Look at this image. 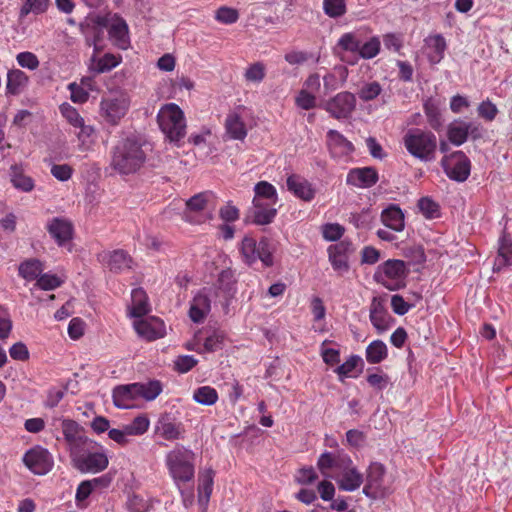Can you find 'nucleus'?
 <instances>
[{"instance_id":"bb28decb","label":"nucleus","mask_w":512,"mask_h":512,"mask_svg":"<svg viewBox=\"0 0 512 512\" xmlns=\"http://www.w3.org/2000/svg\"><path fill=\"white\" fill-rule=\"evenodd\" d=\"M224 127L226 134L233 140L243 141L248 134V130L242 116L236 111H231L227 114Z\"/></svg>"},{"instance_id":"f03ea898","label":"nucleus","mask_w":512,"mask_h":512,"mask_svg":"<svg viewBox=\"0 0 512 512\" xmlns=\"http://www.w3.org/2000/svg\"><path fill=\"white\" fill-rule=\"evenodd\" d=\"M278 202L276 188L267 181H259L254 187V197L250 218L256 225H268L277 215L275 205Z\"/></svg>"},{"instance_id":"9d476101","label":"nucleus","mask_w":512,"mask_h":512,"mask_svg":"<svg viewBox=\"0 0 512 512\" xmlns=\"http://www.w3.org/2000/svg\"><path fill=\"white\" fill-rule=\"evenodd\" d=\"M74 467L83 473H99L104 471L109 464V459L104 452H84L82 447L78 453L71 456Z\"/></svg>"},{"instance_id":"c9c22d12","label":"nucleus","mask_w":512,"mask_h":512,"mask_svg":"<svg viewBox=\"0 0 512 512\" xmlns=\"http://www.w3.org/2000/svg\"><path fill=\"white\" fill-rule=\"evenodd\" d=\"M156 324L161 326L157 320H137L134 322V328L139 336L145 338L148 341H153L163 336L160 327H156Z\"/></svg>"},{"instance_id":"bf43d9fd","label":"nucleus","mask_w":512,"mask_h":512,"mask_svg":"<svg viewBox=\"0 0 512 512\" xmlns=\"http://www.w3.org/2000/svg\"><path fill=\"white\" fill-rule=\"evenodd\" d=\"M375 370L377 372L368 374L366 380L371 387L379 391L384 390L389 384V376L379 367L375 368Z\"/></svg>"},{"instance_id":"2eb2a0df","label":"nucleus","mask_w":512,"mask_h":512,"mask_svg":"<svg viewBox=\"0 0 512 512\" xmlns=\"http://www.w3.org/2000/svg\"><path fill=\"white\" fill-rule=\"evenodd\" d=\"M61 430L67 444L70 457L88 443L83 428L72 419H60Z\"/></svg>"},{"instance_id":"09e8293b","label":"nucleus","mask_w":512,"mask_h":512,"mask_svg":"<svg viewBox=\"0 0 512 512\" xmlns=\"http://www.w3.org/2000/svg\"><path fill=\"white\" fill-rule=\"evenodd\" d=\"M225 344V333L220 330H215L211 335L206 337L202 349L203 353H213L223 349Z\"/></svg>"},{"instance_id":"c756f323","label":"nucleus","mask_w":512,"mask_h":512,"mask_svg":"<svg viewBox=\"0 0 512 512\" xmlns=\"http://www.w3.org/2000/svg\"><path fill=\"white\" fill-rule=\"evenodd\" d=\"M10 180L13 187L21 192L29 193L35 188V181L24 172L20 165H12L10 168Z\"/></svg>"},{"instance_id":"774afa93","label":"nucleus","mask_w":512,"mask_h":512,"mask_svg":"<svg viewBox=\"0 0 512 512\" xmlns=\"http://www.w3.org/2000/svg\"><path fill=\"white\" fill-rule=\"evenodd\" d=\"M16 60L22 68H27L29 70H36L40 64L38 57L29 51L18 53Z\"/></svg>"},{"instance_id":"58836bf2","label":"nucleus","mask_w":512,"mask_h":512,"mask_svg":"<svg viewBox=\"0 0 512 512\" xmlns=\"http://www.w3.org/2000/svg\"><path fill=\"white\" fill-rule=\"evenodd\" d=\"M108 34L117 47L121 49H126L128 47V26L123 19H119L116 22H114L110 26Z\"/></svg>"},{"instance_id":"dca6fc26","label":"nucleus","mask_w":512,"mask_h":512,"mask_svg":"<svg viewBox=\"0 0 512 512\" xmlns=\"http://www.w3.org/2000/svg\"><path fill=\"white\" fill-rule=\"evenodd\" d=\"M209 194L201 192L186 201L183 219L192 224H200L208 219L204 212L208 204Z\"/></svg>"},{"instance_id":"6e6552de","label":"nucleus","mask_w":512,"mask_h":512,"mask_svg":"<svg viewBox=\"0 0 512 512\" xmlns=\"http://www.w3.org/2000/svg\"><path fill=\"white\" fill-rule=\"evenodd\" d=\"M406 265L398 259H389L382 263L375 274V279L390 291L399 290L405 285Z\"/></svg>"},{"instance_id":"393cba45","label":"nucleus","mask_w":512,"mask_h":512,"mask_svg":"<svg viewBox=\"0 0 512 512\" xmlns=\"http://www.w3.org/2000/svg\"><path fill=\"white\" fill-rule=\"evenodd\" d=\"M112 398L114 405L118 408L129 409L134 407L135 401L139 399L135 383L115 387Z\"/></svg>"},{"instance_id":"f257e3e1","label":"nucleus","mask_w":512,"mask_h":512,"mask_svg":"<svg viewBox=\"0 0 512 512\" xmlns=\"http://www.w3.org/2000/svg\"><path fill=\"white\" fill-rule=\"evenodd\" d=\"M147 153L135 137L118 140L110 150V168L120 176L136 174L145 165Z\"/></svg>"},{"instance_id":"c03bdc74","label":"nucleus","mask_w":512,"mask_h":512,"mask_svg":"<svg viewBox=\"0 0 512 512\" xmlns=\"http://www.w3.org/2000/svg\"><path fill=\"white\" fill-rule=\"evenodd\" d=\"M150 421L145 414L135 417L131 423L122 426L126 438L130 436H141L149 429Z\"/></svg>"},{"instance_id":"cd10ccee","label":"nucleus","mask_w":512,"mask_h":512,"mask_svg":"<svg viewBox=\"0 0 512 512\" xmlns=\"http://www.w3.org/2000/svg\"><path fill=\"white\" fill-rule=\"evenodd\" d=\"M512 265V238L504 232L498 241V256L494 263V271Z\"/></svg>"},{"instance_id":"9b49d317","label":"nucleus","mask_w":512,"mask_h":512,"mask_svg":"<svg viewBox=\"0 0 512 512\" xmlns=\"http://www.w3.org/2000/svg\"><path fill=\"white\" fill-rule=\"evenodd\" d=\"M25 466L36 475H46L54 466V458L48 449L34 446L23 456Z\"/></svg>"},{"instance_id":"864d4df0","label":"nucleus","mask_w":512,"mask_h":512,"mask_svg":"<svg viewBox=\"0 0 512 512\" xmlns=\"http://www.w3.org/2000/svg\"><path fill=\"white\" fill-rule=\"evenodd\" d=\"M215 19L222 24H234L239 19V12L234 8L221 6L215 12Z\"/></svg>"},{"instance_id":"1a4fd4ad","label":"nucleus","mask_w":512,"mask_h":512,"mask_svg":"<svg viewBox=\"0 0 512 512\" xmlns=\"http://www.w3.org/2000/svg\"><path fill=\"white\" fill-rule=\"evenodd\" d=\"M445 174L454 181L464 182L470 175L471 162L463 151L445 155L441 160Z\"/></svg>"},{"instance_id":"aec40b11","label":"nucleus","mask_w":512,"mask_h":512,"mask_svg":"<svg viewBox=\"0 0 512 512\" xmlns=\"http://www.w3.org/2000/svg\"><path fill=\"white\" fill-rule=\"evenodd\" d=\"M350 248L351 244L347 241H340L328 247L329 261L335 271L343 273L349 270L348 253Z\"/></svg>"},{"instance_id":"0e129e2a","label":"nucleus","mask_w":512,"mask_h":512,"mask_svg":"<svg viewBox=\"0 0 512 512\" xmlns=\"http://www.w3.org/2000/svg\"><path fill=\"white\" fill-rule=\"evenodd\" d=\"M198 364V360L192 355H180L174 360V370L184 374L191 371Z\"/></svg>"},{"instance_id":"69168bd1","label":"nucleus","mask_w":512,"mask_h":512,"mask_svg":"<svg viewBox=\"0 0 512 512\" xmlns=\"http://www.w3.org/2000/svg\"><path fill=\"white\" fill-rule=\"evenodd\" d=\"M295 104L303 110H311L316 107V96L301 89L295 98Z\"/></svg>"},{"instance_id":"39448f33","label":"nucleus","mask_w":512,"mask_h":512,"mask_svg":"<svg viewBox=\"0 0 512 512\" xmlns=\"http://www.w3.org/2000/svg\"><path fill=\"white\" fill-rule=\"evenodd\" d=\"M275 246L268 237H261L257 242L252 236L246 235L240 245V253L243 261L252 265L260 260L265 267L274 264L273 253Z\"/></svg>"},{"instance_id":"603ef678","label":"nucleus","mask_w":512,"mask_h":512,"mask_svg":"<svg viewBox=\"0 0 512 512\" xmlns=\"http://www.w3.org/2000/svg\"><path fill=\"white\" fill-rule=\"evenodd\" d=\"M266 76V68L262 62H255L247 67L244 78L247 82L261 83Z\"/></svg>"},{"instance_id":"79ce46f5","label":"nucleus","mask_w":512,"mask_h":512,"mask_svg":"<svg viewBox=\"0 0 512 512\" xmlns=\"http://www.w3.org/2000/svg\"><path fill=\"white\" fill-rule=\"evenodd\" d=\"M138 398L146 401L155 400L163 391V385L159 380H150L146 383H135Z\"/></svg>"},{"instance_id":"a18cd8bd","label":"nucleus","mask_w":512,"mask_h":512,"mask_svg":"<svg viewBox=\"0 0 512 512\" xmlns=\"http://www.w3.org/2000/svg\"><path fill=\"white\" fill-rule=\"evenodd\" d=\"M447 137L450 143L455 146H460L465 143L469 137L466 122L455 121L449 124L447 128Z\"/></svg>"},{"instance_id":"ddd939ff","label":"nucleus","mask_w":512,"mask_h":512,"mask_svg":"<svg viewBox=\"0 0 512 512\" xmlns=\"http://www.w3.org/2000/svg\"><path fill=\"white\" fill-rule=\"evenodd\" d=\"M356 108V97L348 91L339 92L330 98L324 105V109L331 117L341 120L349 118Z\"/></svg>"},{"instance_id":"412c9836","label":"nucleus","mask_w":512,"mask_h":512,"mask_svg":"<svg viewBox=\"0 0 512 512\" xmlns=\"http://www.w3.org/2000/svg\"><path fill=\"white\" fill-rule=\"evenodd\" d=\"M286 185L289 192L305 202H310L315 197L316 191L312 184L298 174L288 176Z\"/></svg>"},{"instance_id":"052dcab7","label":"nucleus","mask_w":512,"mask_h":512,"mask_svg":"<svg viewBox=\"0 0 512 512\" xmlns=\"http://www.w3.org/2000/svg\"><path fill=\"white\" fill-rule=\"evenodd\" d=\"M60 112L62 116L68 121L70 125L73 127L82 126L83 125V117L79 114V112L68 103H64L60 106Z\"/></svg>"},{"instance_id":"f704fd0d","label":"nucleus","mask_w":512,"mask_h":512,"mask_svg":"<svg viewBox=\"0 0 512 512\" xmlns=\"http://www.w3.org/2000/svg\"><path fill=\"white\" fill-rule=\"evenodd\" d=\"M236 283L237 280L235 278L234 271L230 268H227L219 273L216 287L223 293L225 300H228L232 298L236 293Z\"/></svg>"},{"instance_id":"13d9d810","label":"nucleus","mask_w":512,"mask_h":512,"mask_svg":"<svg viewBox=\"0 0 512 512\" xmlns=\"http://www.w3.org/2000/svg\"><path fill=\"white\" fill-rule=\"evenodd\" d=\"M424 113L431 128L438 131L442 126L441 114L438 107L432 102L424 104Z\"/></svg>"},{"instance_id":"f3484780","label":"nucleus","mask_w":512,"mask_h":512,"mask_svg":"<svg viewBox=\"0 0 512 512\" xmlns=\"http://www.w3.org/2000/svg\"><path fill=\"white\" fill-rule=\"evenodd\" d=\"M378 180V171L371 166L352 168L346 176V183L357 188H370Z\"/></svg>"},{"instance_id":"7ed1b4c3","label":"nucleus","mask_w":512,"mask_h":512,"mask_svg":"<svg viewBox=\"0 0 512 512\" xmlns=\"http://www.w3.org/2000/svg\"><path fill=\"white\" fill-rule=\"evenodd\" d=\"M165 465L175 485L180 488L182 484L193 481L195 476V453L177 445L165 456Z\"/></svg>"},{"instance_id":"a211bd4d","label":"nucleus","mask_w":512,"mask_h":512,"mask_svg":"<svg viewBox=\"0 0 512 512\" xmlns=\"http://www.w3.org/2000/svg\"><path fill=\"white\" fill-rule=\"evenodd\" d=\"M326 142L330 155L336 159L347 157L354 151L353 144L337 130L327 132Z\"/></svg>"},{"instance_id":"473e14b6","label":"nucleus","mask_w":512,"mask_h":512,"mask_svg":"<svg viewBox=\"0 0 512 512\" xmlns=\"http://www.w3.org/2000/svg\"><path fill=\"white\" fill-rule=\"evenodd\" d=\"M122 61L121 55H115L112 53H106L102 57L97 58L94 54L91 57V65L90 70L101 74L105 72H109L113 68L117 67Z\"/></svg>"},{"instance_id":"a19ab883","label":"nucleus","mask_w":512,"mask_h":512,"mask_svg":"<svg viewBox=\"0 0 512 512\" xmlns=\"http://www.w3.org/2000/svg\"><path fill=\"white\" fill-rule=\"evenodd\" d=\"M362 36L359 31L346 32L340 36L336 47L342 52L357 53L360 50Z\"/></svg>"},{"instance_id":"3c124183","label":"nucleus","mask_w":512,"mask_h":512,"mask_svg":"<svg viewBox=\"0 0 512 512\" xmlns=\"http://www.w3.org/2000/svg\"><path fill=\"white\" fill-rule=\"evenodd\" d=\"M323 10L330 18H339L346 14V0H323Z\"/></svg>"},{"instance_id":"423d86ee","label":"nucleus","mask_w":512,"mask_h":512,"mask_svg":"<svg viewBox=\"0 0 512 512\" xmlns=\"http://www.w3.org/2000/svg\"><path fill=\"white\" fill-rule=\"evenodd\" d=\"M161 131L172 142H178L186 134L183 111L174 103L163 106L157 115Z\"/></svg>"},{"instance_id":"ea45409f","label":"nucleus","mask_w":512,"mask_h":512,"mask_svg":"<svg viewBox=\"0 0 512 512\" xmlns=\"http://www.w3.org/2000/svg\"><path fill=\"white\" fill-rule=\"evenodd\" d=\"M43 271V264L35 258L26 259L20 263L19 276L27 281L37 280Z\"/></svg>"},{"instance_id":"c85d7f7f","label":"nucleus","mask_w":512,"mask_h":512,"mask_svg":"<svg viewBox=\"0 0 512 512\" xmlns=\"http://www.w3.org/2000/svg\"><path fill=\"white\" fill-rule=\"evenodd\" d=\"M131 306L129 307V316L133 318H142L150 311L148 297L144 289L135 288L131 292Z\"/></svg>"},{"instance_id":"5701e85b","label":"nucleus","mask_w":512,"mask_h":512,"mask_svg":"<svg viewBox=\"0 0 512 512\" xmlns=\"http://www.w3.org/2000/svg\"><path fill=\"white\" fill-rule=\"evenodd\" d=\"M184 432L183 424L171 419L169 415L161 416L155 426V433L168 441L183 438Z\"/></svg>"},{"instance_id":"4be33fe9","label":"nucleus","mask_w":512,"mask_h":512,"mask_svg":"<svg viewBox=\"0 0 512 512\" xmlns=\"http://www.w3.org/2000/svg\"><path fill=\"white\" fill-rule=\"evenodd\" d=\"M46 228L59 246L69 242L73 237V225L67 219L54 217L48 222Z\"/></svg>"},{"instance_id":"b1692460","label":"nucleus","mask_w":512,"mask_h":512,"mask_svg":"<svg viewBox=\"0 0 512 512\" xmlns=\"http://www.w3.org/2000/svg\"><path fill=\"white\" fill-rule=\"evenodd\" d=\"M211 310V300L206 289L200 290L192 299L189 317L194 323H202Z\"/></svg>"},{"instance_id":"e2e57ef3","label":"nucleus","mask_w":512,"mask_h":512,"mask_svg":"<svg viewBox=\"0 0 512 512\" xmlns=\"http://www.w3.org/2000/svg\"><path fill=\"white\" fill-rule=\"evenodd\" d=\"M362 362L358 355H351L343 364L339 365L334 371L342 380L344 377H350L357 365Z\"/></svg>"},{"instance_id":"0eeeda50","label":"nucleus","mask_w":512,"mask_h":512,"mask_svg":"<svg viewBox=\"0 0 512 512\" xmlns=\"http://www.w3.org/2000/svg\"><path fill=\"white\" fill-rule=\"evenodd\" d=\"M131 100L125 92H114L102 97L100 116L110 126H117L130 109Z\"/></svg>"},{"instance_id":"7c9ffc66","label":"nucleus","mask_w":512,"mask_h":512,"mask_svg":"<svg viewBox=\"0 0 512 512\" xmlns=\"http://www.w3.org/2000/svg\"><path fill=\"white\" fill-rule=\"evenodd\" d=\"M215 472L209 468L199 475L198 484V502L201 506L206 507L213 491Z\"/></svg>"},{"instance_id":"20e7f679","label":"nucleus","mask_w":512,"mask_h":512,"mask_svg":"<svg viewBox=\"0 0 512 512\" xmlns=\"http://www.w3.org/2000/svg\"><path fill=\"white\" fill-rule=\"evenodd\" d=\"M403 144L414 158L422 162L435 160L437 137L433 132L420 128L409 129L403 136Z\"/></svg>"},{"instance_id":"8fccbe9b","label":"nucleus","mask_w":512,"mask_h":512,"mask_svg":"<svg viewBox=\"0 0 512 512\" xmlns=\"http://www.w3.org/2000/svg\"><path fill=\"white\" fill-rule=\"evenodd\" d=\"M381 49V42L379 37L373 36L368 41L361 40L360 50L358 56L363 59H372L376 57Z\"/></svg>"},{"instance_id":"72a5a7b5","label":"nucleus","mask_w":512,"mask_h":512,"mask_svg":"<svg viewBox=\"0 0 512 512\" xmlns=\"http://www.w3.org/2000/svg\"><path fill=\"white\" fill-rule=\"evenodd\" d=\"M348 456L349 455L343 451H337L336 453L324 452L318 458L317 467L322 475L329 476V471L333 468L338 471L340 468V460H344V458Z\"/></svg>"},{"instance_id":"2f4dec72","label":"nucleus","mask_w":512,"mask_h":512,"mask_svg":"<svg viewBox=\"0 0 512 512\" xmlns=\"http://www.w3.org/2000/svg\"><path fill=\"white\" fill-rule=\"evenodd\" d=\"M381 221L387 227L396 232H401L404 229V214L402 210L396 205H390L381 213Z\"/></svg>"},{"instance_id":"4d7b16f0","label":"nucleus","mask_w":512,"mask_h":512,"mask_svg":"<svg viewBox=\"0 0 512 512\" xmlns=\"http://www.w3.org/2000/svg\"><path fill=\"white\" fill-rule=\"evenodd\" d=\"M126 508L129 512H148L152 508V505L142 496L132 494L128 497Z\"/></svg>"},{"instance_id":"37998d69","label":"nucleus","mask_w":512,"mask_h":512,"mask_svg":"<svg viewBox=\"0 0 512 512\" xmlns=\"http://www.w3.org/2000/svg\"><path fill=\"white\" fill-rule=\"evenodd\" d=\"M366 360L370 364H379L388 357V349L382 340L372 341L365 351Z\"/></svg>"},{"instance_id":"6ab92c4d","label":"nucleus","mask_w":512,"mask_h":512,"mask_svg":"<svg viewBox=\"0 0 512 512\" xmlns=\"http://www.w3.org/2000/svg\"><path fill=\"white\" fill-rule=\"evenodd\" d=\"M369 312L370 321L379 333L386 331L390 327L392 317L389 315L385 301L382 298L373 297Z\"/></svg>"},{"instance_id":"4468645a","label":"nucleus","mask_w":512,"mask_h":512,"mask_svg":"<svg viewBox=\"0 0 512 512\" xmlns=\"http://www.w3.org/2000/svg\"><path fill=\"white\" fill-rule=\"evenodd\" d=\"M339 476L336 479L338 488L342 491H356L363 483V474L354 466L350 456L340 460Z\"/></svg>"},{"instance_id":"e433bc0d","label":"nucleus","mask_w":512,"mask_h":512,"mask_svg":"<svg viewBox=\"0 0 512 512\" xmlns=\"http://www.w3.org/2000/svg\"><path fill=\"white\" fill-rule=\"evenodd\" d=\"M29 81L25 72L20 69H11L7 73L6 90L8 94L18 95L27 86Z\"/></svg>"},{"instance_id":"5fc2aeb1","label":"nucleus","mask_w":512,"mask_h":512,"mask_svg":"<svg viewBox=\"0 0 512 512\" xmlns=\"http://www.w3.org/2000/svg\"><path fill=\"white\" fill-rule=\"evenodd\" d=\"M382 92V87L377 81L365 83L358 91L359 98L364 101L376 99Z\"/></svg>"},{"instance_id":"4c0bfd02","label":"nucleus","mask_w":512,"mask_h":512,"mask_svg":"<svg viewBox=\"0 0 512 512\" xmlns=\"http://www.w3.org/2000/svg\"><path fill=\"white\" fill-rule=\"evenodd\" d=\"M107 258V265L111 271L122 272L131 267L132 259L130 255L122 249L108 253Z\"/></svg>"},{"instance_id":"49530a36","label":"nucleus","mask_w":512,"mask_h":512,"mask_svg":"<svg viewBox=\"0 0 512 512\" xmlns=\"http://www.w3.org/2000/svg\"><path fill=\"white\" fill-rule=\"evenodd\" d=\"M218 392L211 386H201L193 393V400L201 405L211 406L218 401Z\"/></svg>"},{"instance_id":"de8ad7c7","label":"nucleus","mask_w":512,"mask_h":512,"mask_svg":"<svg viewBox=\"0 0 512 512\" xmlns=\"http://www.w3.org/2000/svg\"><path fill=\"white\" fill-rule=\"evenodd\" d=\"M49 4V0H26L20 9L19 18L24 19L30 13L42 14L47 11Z\"/></svg>"},{"instance_id":"a878e982","label":"nucleus","mask_w":512,"mask_h":512,"mask_svg":"<svg viewBox=\"0 0 512 512\" xmlns=\"http://www.w3.org/2000/svg\"><path fill=\"white\" fill-rule=\"evenodd\" d=\"M424 42L429 63L432 65L440 63L447 49L445 38L441 34H434L429 35Z\"/></svg>"},{"instance_id":"338daca9","label":"nucleus","mask_w":512,"mask_h":512,"mask_svg":"<svg viewBox=\"0 0 512 512\" xmlns=\"http://www.w3.org/2000/svg\"><path fill=\"white\" fill-rule=\"evenodd\" d=\"M344 232V227L338 223H328L322 227L323 238L328 241L339 240Z\"/></svg>"},{"instance_id":"f8f14e48","label":"nucleus","mask_w":512,"mask_h":512,"mask_svg":"<svg viewBox=\"0 0 512 512\" xmlns=\"http://www.w3.org/2000/svg\"><path fill=\"white\" fill-rule=\"evenodd\" d=\"M386 469L383 464L379 462H371L366 469V483L363 487V494L371 499L383 497L387 493L384 486V478Z\"/></svg>"},{"instance_id":"680f3d73","label":"nucleus","mask_w":512,"mask_h":512,"mask_svg":"<svg viewBox=\"0 0 512 512\" xmlns=\"http://www.w3.org/2000/svg\"><path fill=\"white\" fill-rule=\"evenodd\" d=\"M62 283L63 280H61L57 275L45 273L39 276L36 286L41 290L49 291L60 287Z\"/></svg>"},{"instance_id":"6e6d98bb","label":"nucleus","mask_w":512,"mask_h":512,"mask_svg":"<svg viewBox=\"0 0 512 512\" xmlns=\"http://www.w3.org/2000/svg\"><path fill=\"white\" fill-rule=\"evenodd\" d=\"M418 208L427 219L437 218L440 215L439 205L429 197H422L418 201Z\"/></svg>"}]
</instances>
